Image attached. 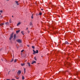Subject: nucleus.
I'll list each match as a JSON object with an SVG mask.
<instances>
[{
  "instance_id": "obj_3",
  "label": "nucleus",
  "mask_w": 80,
  "mask_h": 80,
  "mask_svg": "<svg viewBox=\"0 0 80 80\" xmlns=\"http://www.w3.org/2000/svg\"><path fill=\"white\" fill-rule=\"evenodd\" d=\"M21 71L20 70H19L18 71V72H17V73L18 74V75H19L21 73Z\"/></svg>"
},
{
  "instance_id": "obj_22",
  "label": "nucleus",
  "mask_w": 80,
  "mask_h": 80,
  "mask_svg": "<svg viewBox=\"0 0 80 80\" xmlns=\"http://www.w3.org/2000/svg\"><path fill=\"white\" fill-rule=\"evenodd\" d=\"M14 63H15L17 62V60L16 59H15L14 60Z\"/></svg>"
},
{
  "instance_id": "obj_10",
  "label": "nucleus",
  "mask_w": 80,
  "mask_h": 80,
  "mask_svg": "<svg viewBox=\"0 0 80 80\" xmlns=\"http://www.w3.org/2000/svg\"><path fill=\"white\" fill-rule=\"evenodd\" d=\"M5 24L6 25H8L9 24V22H5Z\"/></svg>"
},
{
  "instance_id": "obj_18",
  "label": "nucleus",
  "mask_w": 80,
  "mask_h": 80,
  "mask_svg": "<svg viewBox=\"0 0 80 80\" xmlns=\"http://www.w3.org/2000/svg\"><path fill=\"white\" fill-rule=\"evenodd\" d=\"M32 48H33V49H35V46H32Z\"/></svg>"
},
{
  "instance_id": "obj_30",
  "label": "nucleus",
  "mask_w": 80,
  "mask_h": 80,
  "mask_svg": "<svg viewBox=\"0 0 80 80\" xmlns=\"http://www.w3.org/2000/svg\"><path fill=\"white\" fill-rule=\"evenodd\" d=\"M23 51H24V50H22L21 51V52H23Z\"/></svg>"
},
{
  "instance_id": "obj_36",
  "label": "nucleus",
  "mask_w": 80,
  "mask_h": 80,
  "mask_svg": "<svg viewBox=\"0 0 80 80\" xmlns=\"http://www.w3.org/2000/svg\"><path fill=\"white\" fill-rule=\"evenodd\" d=\"M26 29H27V30H28V28H27Z\"/></svg>"
},
{
  "instance_id": "obj_32",
  "label": "nucleus",
  "mask_w": 80,
  "mask_h": 80,
  "mask_svg": "<svg viewBox=\"0 0 80 80\" xmlns=\"http://www.w3.org/2000/svg\"><path fill=\"white\" fill-rule=\"evenodd\" d=\"M35 58V60L37 61V59H36V58H35H35Z\"/></svg>"
},
{
  "instance_id": "obj_21",
  "label": "nucleus",
  "mask_w": 80,
  "mask_h": 80,
  "mask_svg": "<svg viewBox=\"0 0 80 80\" xmlns=\"http://www.w3.org/2000/svg\"><path fill=\"white\" fill-rule=\"evenodd\" d=\"M39 15H42V12H40L39 13Z\"/></svg>"
},
{
  "instance_id": "obj_13",
  "label": "nucleus",
  "mask_w": 80,
  "mask_h": 80,
  "mask_svg": "<svg viewBox=\"0 0 80 80\" xmlns=\"http://www.w3.org/2000/svg\"><path fill=\"white\" fill-rule=\"evenodd\" d=\"M38 53V50H36L35 53Z\"/></svg>"
},
{
  "instance_id": "obj_38",
  "label": "nucleus",
  "mask_w": 80,
  "mask_h": 80,
  "mask_svg": "<svg viewBox=\"0 0 80 80\" xmlns=\"http://www.w3.org/2000/svg\"><path fill=\"white\" fill-rule=\"evenodd\" d=\"M5 59V60H6V62H7V60H6V59Z\"/></svg>"
},
{
  "instance_id": "obj_26",
  "label": "nucleus",
  "mask_w": 80,
  "mask_h": 80,
  "mask_svg": "<svg viewBox=\"0 0 80 80\" xmlns=\"http://www.w3.org/2000/svg\"><path fill=\"white\" fill-rule=\"evenodd\" d=\"M31 18H32H32H33V14L32 15Z\"/></svg>"
},
{
  "instance_id": "obj_8",
  "label": "nucleus",
  "mask_w": 80,
  "mask_h": 80,
  "mask_svg": "<svg viewBox=\"0 0 80 80\" xmlns=\"http://www.w3.org/2000/svg\"><path fill=\"white\" fill-rule=\"evenodd\" d=\"M15 2L17 5H19V4L18 3V1H16Z\"/></svg>"
},
{
  "instance_id": "obj_25",
  "label": "nucleus",
  "mask_w": 80,
  "mask_h": 80,
  "mask_svg": "<svg viewBox=\"0 0 80 80\" xmlns=\"http://www.w3.org/2000/svg\"><path fill=\"white\" fill-rule=\"evenodd\" d=\"M4 25V23H2L1 25Z\"/></svg>"
},
{
  "instance_id": "obj_42",
  "label": "nucleus",
  "mask_w": 80,
  "mask_h": 80,
  "mask_svg": "<svg viewBox=\"0 0 80 80\" xmlns=\"http://www.w3.org/2000/svg\"><path fill=\"white\" fill-rule=\"evenodd\" d=\"M7 1H9V0H6Z\"/></svg>"
},
{
  "instance_id": "obj_15",
  "label": "nucleus",
  "mask_w": 80,
  "mask_h": 80,
  "mask_svg": "<svg viewBox=\"0 0 80 80\" xmlns=\"http://www.w3.org/2000/svg\"><path fill=\"white\" fill-rule=\"evenodd\" d=\"M66 63H67V65H70V63H69V62H66Z\"/></svg>"
},
{
  "instance_id": "obj_34",
  "label": "nucleus",
  "mask_w": 80,
  "mask_h": 80,
  "mask_svg": "<svg viewBox=\"0 0 80 80\" xmlns=\"http://www.w3.org/2000/svg\"><path fill=\"white\" fill-rule=\"evenodd\" d=\"M41 10L42 11H43V9H41Z\"/></svg>"
},
{
  "instance_id": "obj_12",
  "label": "nucleus",
  "mask_w": 80,
  "mask_h": 80,
  "mask_svg": "<svg viewBox=\"0 0 80 80\" xmlns=\"http://www.w3.org/2000/svg\"><path fill=\"white\" fill-rule=\"evenodd\" d=\"M65 44H68H68H69V43H68V42H67V41H66V42H65Z\"/></svg>"
},
{
  "instance_id": "obj_19",
  "label": "nucleus",
  "mask_w": 80,
  "mask_h": 80,
  "mask_svg": "<svg viewBox=\"0 0 80 80\" xmlns=\"http://www.w3.org/2000/svg\"><path fill=\"white\" fill-rule=\"evenodd\" d=\"M13 61V59H12L10 61V62H12Z\"/></svg>"
},
{
  "instance_id": "obj_39",
  "label": "nucleus",
  "mask_w": 80,
  "mask_h": 80,
  "mask_svg": "<svg viewBox=\"0 0 80 80\" xmlns=\"http://www.w3.org/2000/svg\"><path fill=\"white\" fill-rule=\"evenodd\" d=\"M2 50V49H0V51H1Z\"/></svg>"
},
{
  "instance_id": "obj_23",
  "label": "nucleus",
  "mask_w": 80,
  "mask_h": 80,
  "mask_svg": "<svg viewBox=\"0 0 80 80\" xmlns=\"http://www.w3.org/2000/svg\"><path fill=\"white\" fill-rule=\"evenodd\" d=\"M15 77L16 78V79H18V78H18V77L17 78V77L16 76Z\"/></svg>"
},
{
  "instance_id": "obj_37",
  "label": "nucleus",
  "mask_w": 80,
  "mask_h": 80,
  "mask_svg": "<svg viewBox=\"0 0 80 80\" xmlns=\"http://www.w3.org/2000/svg\"><path fill=\"white\" fill-rule=\"evenodd\" d=\"M1 60L2 61H3V59H2V58H1Z\"/></svg>"
},
{
  "instance_id": "obj_20",
  "label": "nucleus",
  "mask_w": 80,
  "mask_h": 80,
  "mask_svg": "<svg viewBox=\"0 0 80 80\" xmlns=\"http://www.w3.org/2000/svg\"><path fill=\"white\" fill-rule=\"evenodd\" d=\"M25 79V78H24V77L23 76H22V80H24Z\"/></svg>"
},
{
  "instance_id": "obj_14",
  "label": "nucleus",
  "mask_w": 80,
  "mask_h": 80,
  "mask_svg": "<svg viewBox=\"0 0 80 80\" xmlns=\"http://www.w3.org/2000/svg\"><path fill=\"white\" fill-rule=\"evenodd\" d=\"M25 64L23 63H22L21 64V65H22V66H24V65H25Z\"/></svg>"
},
{
  "instance_id": "obj_6",
  "label": "nucleus",
  "mask_w": 80,
  "mask_h": 80,
  "mask_svg": "<svg viewBox=\"0 0 80 80\" xmlns=\"http://www.w3.org/2000/svg\"><path fill=\"white\" fill-rule=\"evenodd\" d=\"M33 55H35V53L36 52V51L34 50H33Z\"/></svg>"
},
{
  "instance_id": "obj_2",
  "label": "nucleus",
  "mask_w": 80,
  "mask_h": 80,
  "mask_svg": "<svg viewBox=\"0 0 80 80\" xmlns=\"http://www.w3.org/2000/svg\"><path fill=\"white\" fill-rule=\"evenodd\" d=\"M17 42H18V43H22V41L20 39H18L16 40Z\"/></svg>"
},
{
  "instance_id": "obj_43",
  "label": "nucleus",
  "mask_w": 80,
  "mask_h": 80,
  "mask_svg": "<svg viewBox=\"0 0 80 80\" xmlns=\"http://www.w3.org/2000/svg\"><path fill=\"white\" fill-rule=\"evenodd\" d=\"M41 57H43V56H42Z\"/></svg>"
},
{
  "instance_id": "obj_35",
  "label": "nucleus",
  "mask_w": 80,
  "mask_h": 80,
  "mask_svg": "<svg viewBox=\"0 0 80 80\" xmlns=\"http://www.w3.org/2000/svg\"><path fill=\"white\" fill-rule=\"evenodd\" d=\"M6 80H11L9 79H6Z\"/></svg>"
},
{
  "instance_id": "obj_9",
  "label": "nucleus",
  "mask_w": 80,
  "mask_h": 80,
  "mask_svg": "<svg viewBox=\"0 0 80 80\" xmlns=\"http://www.w3.org/2000/svg\"><path fill=\"white\" fill-rule=\"evenodd\" d=\"M20 31V30H17L16 31V33H19V32Z\"/></svg>"
},
{
  "instance_id": "obj_40",
  "label": "nucleus",
  "mask_w": 80,
  "mask_h": 80,
  "mask_svg": "<svg viewBox=\"0 0 80 80\" xmlns=\"http://www.w3.org/2000/svg\"><path fill=\"white\" fill-rule=\"evenodd\" d=\"M12 18H13V16H12Z\"/></svg>"
},
{
  "instance_id": "obj_27",
  "label": "nucleus",
  "mask_w": 80,
  "mask_h": 80,
  "mask_svg": "<svg viewBox=\"0 0 80 80\" xmlns=\"http://www.w3.org/2000/svg\"><path fill=\"white\" fill-rule=\"evenodd\" d=\"M24 73H25V68H24Z\"/></svg>"
},
{
  "instance_id": "obj_45",
  "label": "nucleus",
  "mask_w": 80,
  "mask_h": 80,
  "mask_svg": "<svg viewBox=\"0 0 80 80\" xmlns=\"http://www.w3.org/2000/svg\"><path fill=\"white\" fill-rule=\"evenodd\" d=\"M1 15V13H0V15Z\"/></svg>"
},
{
  "instance_id": "obj_31",
  "label": "nucleus",
  "mask_w": 80,
  "mask_h": 80,
  "mask_svg": "<svg viewBox=\"0 0 80 80\" xmlns=\"http://www.w3.org/2000/svg\"><path fill=\"white\" fill-rule=\"evenodd\" d=\"M28 33H30V31H28Z\"/></svg>"
},
{
  "instance_id": "obj_28",
  "label": "nucleus",
  "mask_w": 80,
  "mask_h": 80,
  "mask_svg": "<svg viewBox=\"0 0 80 80\" xmlns=\"http://www.w3.org/2000/svg\"><path fill=\"white\" fill-rule=\"evenodd\" d=\"M0 18H3V16H1Z\"/></svg>"
},
{
  "instance_id": "obj_33",
  "label": "nucleus",
  "mask_w": 80,
  "mask_h": 80,
  "mask_svg": "<svg viewBox=\"0 0 80 80\" xmlns=\"http://www.w3.org/2000/svg\"><path fill=\"white\" fill-rule=\"evenodd\" d=\"M27 47H30V46L29 45H27Z\"/></svg>"
},
{
  "instance_id": "obj_24",
  "label": "nucleus",
  "mask_w": 80,
  "mask_h": 80,
  "mask_svg": "<svg viewBox=\"0 0 80 80\" xmlns=\"http://www.w3.org/2000/svg\"><path fill=\"white\" fill-rule=\"evenodd\" d=\"M21 33L22 34V35H24V34H23V31L21 32Z\"/></svg>"
},
{
  "instance_id": "obj_1",
  "label": "nucleus",
  "mask_w": 80,
  "mask_h": 80,
  "mask_svg": "<svg viewBox=\"0 0 80 80\" xmlns=\"http://www.w3.org/2000/svg\"><path fill=\"white\" fill-rule=\"evenodd\" d=\"M14 33L12 32L10 35V37L9 38V40H12V38L13 37V34Z\"/></svg>"
},
{
  "instance_id": "obj_46",
  "label": "nucleus",
  "mask_w": 80,
  "mask_h": 80,
  "mask_svg": "<svg viewBox=\"0 0 80 80\" xmlns=\"http://www.w3.org/2000/svg\"><path fill=\"white\" fill-rule=\"evenodd\" d=\"M38 15H39V14H38Z\"/></svg>"
},
{
  "instance_id": "obj_44",
  "label": "nucleus",
  "mask_w": 80,
  "mask_h": 80,
  "mask_svg": "<svg viewBox=\"0 0 80 80\" xmlns=\"http://www.w3.org/2000/svg\"><path fill=\"white\" fill-rule=\"evenodd\" d=\"M76 75H78V73H77Z\"/></svg>"
},
{
  "instance_id": "obj_16",
  "label": "nucleus",
  "mask_w": 80,
  "mask_h": 80,
  "mask_svg": "<svg viewBox=\"0 0 80 80\" xmlns=\"http://www.w3.org/2000/svg\"><path fill=\"white\" fill-rule=\"evenodd\" d=\"M9 22L10 23H12V20H11V19H10Z\"/></svg>"
},
{
  "instance_id": "obj_41",
  "label": "nucleus",
  "mask_w": 80,
  "mask_h": 80,
  "mask_svg": "<svg viewBox=\"0 0 80 80\" xmlns=\"http://www.w3.org/2000/svg\"><path fill=\"white\" fill-rule=\"evenodd\" d=\"M12 80H15L13 79H12Z\"/></svg>"
},
{
  "instance_id": "obj_17",
  "label": "nucleus",
  "mask_w": 80,
  "mask_h": 80,
  "mask_svg": "<svg viewBox=\"0 0 80 80\" xmlns=\"http://www.w3.org/2000/svg\"><path fill=\"white\" fill-rule=\"evenodd\" d=\"M27 63L28 64L29 66L30 67V63L28 62V63Z\"/></svg>"
},
{
  "instance_id": "obj_29",
  "label": "nucleus",
  "mask_w": 80,
  "mask_h": 80,
  "mask_svg": "<svg viewBox=\"0 0 80 80\" xmlns=\"http://www.w3.org/2000/svg\"><path fill=\"white\" fill-rule=\"evenodd\" d=\"M0 12L1 13H2L3 12V11L2 10H1L0 11Z\"/></svg>"
},
{
  "instance_id": "obj_4",
  "label": "nucleus",
  "mask_w": 80,
  "mask_h": 80,
  "mask_svg": "<svg viewBox=\"0 0 80 80\" xmlns=\"http://www.w3.org/2000/svg\"><path fill=\"white\" fill-rule=\"evenodd\" d=\"M16 37L17 36H16V34H15L14 35V40H15V39H16Z\"/></svg>"
},
{
  "instance_id": "obj_7",
  "label": "nucleus",
  "mask_w": 80,
  "mask_h": 80,
  "mask_svg": "<svg viewBox=\"0 0 80 80\" xmlns=\"http://www.w3.org/2000/svg\"><path fill=\"white\" fill-rule=\"evenodd\" d=\"M36 63V61H32L31 64H33V63Z\"/></svg>"
},
{
  "instance_id": "obj_5",
  "label": "nucleus",
  "mask_w": 80,
  "mask_h": 80,
  "mask_svg": "<svg viewBox=\"0 0 80 80\" xmlns=\"http://www.w3.org/2000/svg\"><path fill=\"white\" fill-rule=\"evenodd\" d=\"M29 25L30 26H33V23H32V22H30L29 23Z\"/></svg>"
},
{
  "instance_id": "obj_11",
  "label": "nucleus",
  "mask_w": 80,
  "mask_h": 80,
  "mask_svg": "<svg viewBox=\"0 0 80 80\" xmlns=\"http://www.w3.org/2000/svg\"><path fill=\"white\" fill-rule=\"evenodd\" d=\"M20 24H21V23L20 22L18 23L17 24V26H18V25H20Z\"/></svg>"
}]
</instances>
